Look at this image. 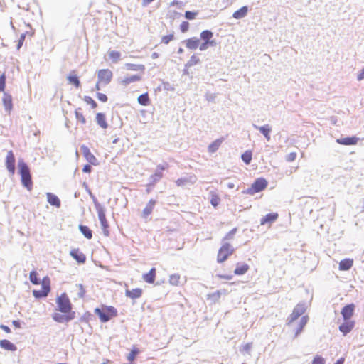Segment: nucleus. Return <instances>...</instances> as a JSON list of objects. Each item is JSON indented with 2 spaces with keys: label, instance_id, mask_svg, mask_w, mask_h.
<instances>
[{
  "label": "nucleus",
  "instance_id": "9",
  "mask_svg": "<svg viewBox=\"0 0 364 364\" xmlns=\"http://www.w3.org/2000/svg\"><path fill=\"white\" fill-rule=\"evenodd\" d=\"M98 80L99 82H103L104 84H108L112 77V73L109 69H102L98 71Z\"/></svg>",
  "mask_w": 364,
  "mask_h": 364
},
{
  "label": "nucleus",
  "instance_id": "47",
  "mask_svg": "<svg viewBox=\"0 0 364 364\" xmlns=\"http://www.w3.org/2000/svg\"><path fill=\"white\" fill-rule=\"evenodd\" d=\"M138 353H139L138 349H136V348L132 349L127 357V360L131 362L133 361L135 359V357Z\"/></svg>",
  "mask_w": 364,
  "mask_h": 364
},
{
  "label": "nucleus",
  "instance_id": "36",
  "mask_svg": "<svg viewBox=\"0 0 364 364\" xmlns=\"http://www.w3.org/2000/svg\"><path fill=\"white\" fill-rule=\"evenodd\" d=\"M75 290L77 291V296L78 298H83L85 294V289L83 287L82 284H77L75 285Z\"/></svg>",
  "mask_w": 364,
  "mask_h": 364
},
{
  "label": "nucleus",
  "instance_id": "62",
  "mask_svg": "<svg viewBox=\"0 0 364 364\" xmlns=\"http://www.w3.org/2000/svg\"><path fill=\"white\" fill-rule=\"evenodd\" d=\"M0 328L4 330L6 333H10L11 332V330H10L9 327H8L7 326H5V325L1 324L0 326Z\"/></svg>",
  "mask_w": 364,
  "mask_h": 364
},
{
  "label": "nucleus",
  "instance_id": "23",
  "mask_svg": "<svg viewBox=\"0 0 364 364\" xmlns=\"http://www.w3.org/2000/svg\"><path fill=\"white\" fill-rule=\"evenodd\" d=\"M140 80H141L140 76H139L137 75H132V76L125 77L121 79L120 83L122 85L126 86L132 82L139 81Z\"/></svg>",
  "mask_w": 364,
  "mask_h": 364
},
{
  "label": "nucleus",
  "instance_id": "52",
  "mask_svg": "<svg viewBox=\"0 0 364 364\" xmlns=\"http://www.w3.org/2000/svg\"><path fill=\"white\" fill-rule=\"evenodd\" d=\"M208 45H210V46H214L215 45V43L214 41H211V42H205L203 43L200 47H199V49L201 50V51H203V50H205L207 48H208Z\"/></svg>",
  "mask_w": 364,
  "mask_h": 364
},
{
  "label": "nucleus",
  "instance_id": "33",
  "mask_svg": "<svg viewBox=\"0 0 364 364\" xmlns=\"http://www.w3.org/2000/svg\"><path fill=\"white\" fill-rule=\"evenodd\" d=\"M166 168V165L159 166L155 173L151 176L154 182L159 181L162 177V171Z\"/></svg>",
  "mask_w": 364,
  "mask_h": 364
},
{
  "label": "nucleus",
  "instance_id": "41",
  "mask_svg": "<svg viewBox=\"0 0 364 364\" xmlns=\"http://www.w3.org/2000/svg\"><path fill=\"white\" fill-rule=\"evenodd\" d=\"M29 279L31 283L33 284H40V280L37 277V272L36 271H32L30 272Z\"/></svg>",
  "mask_w": 364,
  "mask_h": 364
},
{
  "label": "nucleus",
  "instance_id": "8",
  "mask_svg": "<svg viewBox=\"0 0 364 364\" xmlns=\"http://www.w3.org/2000/svg\"><path fill=\"white\" fill-rule=\"evenodd\" d=\"M306 309V304L304 303L298 304L294 309L291 314L287 318V324L291 325L294 321H296L300 316H301Z\"/></svg>",
  "mask_w": 364,
  "mask_h": 364
},
{
  "label": "nucleus",
  "instance_id": "63",
  "mask_svg": "<svg viewBox=\"0 0 364 364\" xmlns=\"http://www.w3.org/2000/svg\"><path fill=\"white\" fill-rule=\"evenodd\" d=\"M296 158V153L291 152L289 154L287 159H295Z\"/></svg>",
  "mask_w": 364,
  "mask_h": 364
},
{
  "label": "nucleus",
  "instance_id": "59",
  "mask_svg": "<svg viewBox=\"0 0 364 364\" xmlns=\"http://www.w3.org/2000/svg\"><path fill=\"white\" fill-rule=\"evenodd\" d=\"M97 99L101 102H105L107 100V97L103 93H97Z\"/></svg>",
  "mask_w": 364,
  "mask_h": 364
},
{
  "label": "nucleus",
  "instance_id": "46",
  "mask_svg": "<svg viewBox=\"0 0 364 364\" xmlns=\"http://www.w3.org/2000/svg\"><path fill=\"white\" fill-rule=\"evenodd\" d=\"M180 276L178 274H172L169 277V282L172 285H178L179 283Z\"/></svg>",
  "mask_w": 364,
  "mask_h": 364
},
{
  "label": "nucleus",
  "instance_id": "39",
  "mask_svg": "<svg viewBox=\"0 0 364 364\" xmlns=\"http://www.w3.org/2000/svg\"><path fill=\"white\" fill-rule=\"evenodd\" d=\"M80 149L82 151L85 159H95L94 156L90 152L87 147L82 146Z\"/></svg>",
  "mask_w": 364,
  "mask_h": 364
},
{
  "label": "nucleus",
  "instance_id": "27",
  "mask_svg": "<svg viewBox=\"0 0 364 364\" xmlns=\"http://www.w3.org/2000/svg\"><path fill=\"white\" fill-rule=\"evenodd\" d=\"M155 275L156 269L155 268H151L148 273L143 275V279L147 283L152 284L155 280Z\"/></svg>",
  "mask_w": 364,
  "mask_h": 364
},
{
  "label": "nucleus",
  "instance_id": "53",
  "mask_svg": "<svg viewBox=\"0 0 364 364\" xmlns=\"http://www.w3.org/2000/svg\"><path fill=\"white\" fill-rule=\"evenodd\" d=\"M6 77L4 74L0 75V92L4 91L5 88Z\"/></svg>",
  "mask_w": 364,
  "mask_h": 364
},
{
  "label": "nucleus",
  "instance_id": "45",
  "mask_svg": "<svg viewBox=\"0 0 364 364\" xmlns=\"http://www.w3.org/2000/svg\"><path fill=\"white\" fill-rule=\"evenodd\" d=\"M6 161V168L8 171L11 173L14 174L15 171V161Z\"/></svg>",
  "mask_w": 364,
  "mask_h": 364
},
{
  "label": "nucleus",
  "instance_id": "50",
  "mask_svg": "<svg viewBox=\"0 0 364 364\" xmlns=\"http://www.w3.org/2000/svg\"><path fill=\"white\" fill-rule=\"evenodd\" d=\"M85 101L87 104L90 105L92 108H95L97 106L96 102L93 100V99L89 96H86L85 97Z\"/></svg>",
  "mask_w": 364,
  "mask_h": 364
},
{
  "label": "nucleus",
  "instance_id": "2",
  "mask_svg": "<svg viewBox=\"0 0 364 364\" xmlns=\"http://www.w3.org/2000/svg\"><path fill=\"white\" fill-rule=\"evenodd\" d=\"M95 314L99 316L102 322L106 323L109 321L112 317L117 316V311L113 306H107L105 309H101L100 308L95 309Z\"/></svg>",
  "mask_w": 364,
  "mask_h": 364
},
{
  "label": "nucleus",
  "instance_id": "16",
  "mask_svg": "<svg viewBox=\"0 0 364 364\" xmlns=\"http://www.w3.org/2000/svg\"><path fill=\"white\" fill-rule=\"evenodd\" d=\"M70 256L78 263H84L86 260L85 255L79 249H73L70 252Z\"/></svg>",
  "mask_w": 364,
  "mask_h": 364
},
{
  "label": "nucleus",
  "instance_id": "48",
  "mask_svg": "<svg viewBox=\"0 0 364 364\" xmlns=\"http://www.w3.org/2000/svg\"><path fill=\"white\" fill-rule=\"evenodd\" d=\"M80 109H78L75 111L76 119L78 122H80L82 124H85V122H86L85 118L84 117L82 114L79 112Z\"/></svg>",
  "mask_w": 364,
  "mask_h": 364
},
{
  "label": "nucleus",
  "instance_id": "51",
  "mask_svg": "<svg viewBox=\"0 0 364 364\" xmlns=\"http://www.w3.org/2000/svg\"><path fill=\"white\" fill-rule=\"evenodd\" d=\"M173 39V34L164 36L161 39V43H163L164 44H168Z\"/></svg>",
  "mask_w": 364,
  "mask_h": 364
},
{
  "label": "nucleus",
  "instance_id": "6",
  "mask_svg": "<svg viewBox=\"0 0 364 364\" xmlns=\"http://www.w3.org/2000/svg\"><path fill=\"white\" fill-rule=\"evenodd\" d=\"M267 185V181L264 178H257L250 187L247 188L244 193L250 195H254L266 188Z\"/></svg>",
  "mask_w": 364,
  "mask_h": 364
},
{
  "label": "nucleus",
  "instance_id": "11",
  "mask_svg": "<svg viewBox=\"0 0 364 364\" xmlns=\"http://www.w3.org/2000/svg\"><path fill=\"white\" fill-rule=\"evenodd\" d=\"M196 181V177L195 176H189L183 178H178L176 181L178 186H186L188 185H193Z\"/></svg>",
  "mask_w": 364,
  "mask_h": 364
},
{
  "label": "nucleus",
  "instance_id": "64",
  "mask_svg": "<svg viewBox=\"0 0 364 364\" xmlns=\"http://www.w3.org/2000/svg\"><path fill=\"white\" fill-rule=\"evenodd\" d=\"M344 361H345V358H341L334 364H343Z\"/></svg>",
  "mask_w": 364,
  "mask_h": 364
},
{
  "label": "nucleus",
  "instance_id": "12",
  "mask_svg": "<svg viewBox=\"0 0 364 364\" xmlns=\"http://www.w3.org/2000/svg\"><path fill=\"white\" fill-rule=\"evenodd\" d=\"M253 127L259 130L264 135L267 141H270V133L272 132V127L270 125L265 124L264 126L259 127L256 124H253Z\"/></svg>",
  "mask_w": 364,
  "mask_h": 364
},
{
  "label": "nucleus",
  "instance_id": "61",
  "mask_svg": "<svg viewBox=\"0 0 364 364\" xmlns=\"http://www.w3.org/2000/svg\"><path fill=\"white\" fill-rule=\"evenodd\" d=\"M82 171L85 173H90L91 171V166L89 164H86L84 166Z\"/></svg>",
  "mask_w": 364,
  "mask_h": 364
},
{
  "label": "nucleus",
  "instance_id": "7",
  "mask_svg": "<svg viewBox=\"0 0 364 364\" xmlns=\"http://www.w3.org/2000/svg\"><path fill=\"white\" fill-rule=\"evenodd\" d=\"M50 279L48 277H46L43 279L41 283V290H33V295L34 297L37 299L46 297L48 296L50 292Z\"/></svg>",
  "mask_w": 364,
  "mask_h": 364
},
{
  "label": "nucleus",
  "instance_id": "34",
  "mask_svg": "<svg viewBox=\"0 0 364 364\" xmlns=\"http://www.w3.org/2000/svg\"><path fill=\"white\" fill-rule=\"evenodd\" d=\"M125 68L129 70H141L144 71L145 69V67L144 65H136V64H132V63H127L125 64Z\"/></svg>",
  "mask_w": 364,
  "mask_h": 364
},
{
  "label": "nucleus",
  "instance_id": "18",
  "mask_svg": "<svg viewBox=\"0 0 364 364\" xmlns=\"http://www.w3.org/2000/svg\"><path fill=\"white\" fill-rule=\"evenodd\" d=\"M0 347L10 351H16L17 349L16 346L13 343L6 339L0 341Z\"/></svg>",
  "mask_w": 364,
  "mask_h": 364
},
{
  "label": "nucleus",
  "instance_id": "17",
  "mask_svg": "<svg viewBox=\"0 0 364 364\" xmlns=\"http://www.w3.org/2000/svg\"><path fill=\"white\" fill-rule=\"evenodd\" d=\"M358 139L355 136L341 137L336 139V142L343 145H353L357 144Z\"/></svg>",
  "mask_w": 364,
  "mask_h": 364
},
{
  "label": "nucleus",
  "instance_id": "15",
  "mask_svg": "<svg viewBox=\"0 0 364 364\" xmlns=\"http://www.w3.org/2000/svg\"><path fill=\"white\" fill-rule=\"evenodd\" d=\"M74 312L72 315L65 316L59 313H54L52 316L53 319L58 323L68 322L74 318Z\"/></svg>",
  "mask_w": 364,
  "mask_h": 364
},
{
  "label": "nucleus",
  "instance_id": "22",
  "mask_svg": "<svg viewBox=\"0 0 364 364\" xmlns=\"http://www.w3.org/2000/svg\"><path fill=\"white\" fill-rule=\"evenodd\" d=\"M223 141H224L223 137H221V138H219V139H217L216 140H215L213 142H212L208 146V151L210 153L215 152L219 149V147L220 146V145L222 144Z\"/></svg>",
  "mask_w": 364,
  "mask_h": 364
},
{
  "label": "nucleus",
  "instance_id": "44",
  "mask_svg": "<svg viewBox=\"0 0 364 364\" xmlns=\"http://www.w3.org/2000/svg\"><path fill=\"white\" fill-rule=\"evenodd\" d=\"M252 347V343H247L242 346L240 351L245 352L247 354L250 355Z\"/></svg>",
  "mask_w": 364,
  "mask_h": 364
},
{
  "label": "nucleus",
  "instance_id": "14",
  "mask_svg": "<svg viewBox=\"0 0 364 364\" xmlns=\"http://www.w3.org/2000/svg\"><path fill=\"white\" fill-rule=\"evenodd\" d=\"M2 102L4 106L6 112L9 113L13 107L11 95L6 92H4L2 97Z\"/></svg>",
  "mask_w": 364,
  "mask_h": 364
},
{
  "label": "nucleus",
  "instance_id": "13",
  "mask_svg": "<svg viewBox=\"0 0 364 364\" xmlns=\"http://www.w3.org/2000/svg\"><path fill=\"white\" fill-rule=\"evenodd\" d=\"M355 322L350 320L344 321L343 323L339 326V330L345 336L353 328Z\"/></svg>",
  "mask_w": 364,
  "mask_h": 364
},
{
  "label": "nucleus",
  "instance_id": "30",
  "mask_svg": "<svg viewBox=\"0 0 364 364\" xmlns=\"http://www.w3.org/2000/svg\"><path fill=\"white\" fill-rule=\"evenodd\" d=\"M249 266L247 264H237L234 273L237 275H242L247 272Z\"/></svg>",
  "mask_w": 364,
  "mask_h": 364
},
{
  "label": "nucleus",
  "instance_id": "35",
  "mask_svg": "<svg viewBox=\"0 0 364 364\" xmlns=\"http://www.w3.org/2000/svg\"><path fill=\"white\" fill-rule=\"evenodd\" d=\"M213 36V32L208 30L203 31L200 33V38L203 39L205 42H211L210 40Z\"/></svg>",
  "mask_w": 364,
  "mask_h": 364
},
{
  "label": "nucleus",
  "instance_id": "60",
  "mask_svg": "<svg viewBox=\"0 0 364 364\" xmlns=\"http://www.w3.org/2000/svg\"><path fill=\"white\" fill-rule=\"evenodd\" d=\"M357 79H358V81H360V80L364 79V68L358 74Z\"/></svg>",
  "mask_w": 364,
  "mask_h": 364
},
{
  "label": "nucleus",
  "instance_id": "4",
  "mask_svg": "<svg viewBox=\"0 0 364 364\" xmlns=\"http://www.w3.org/2000/svg\"><path fill=\"white\" fill-rule=\"evenodd\" d=\"M58 310L62 313H70L72 309V304L65 293H63L56 299Z\"/></svg>",
  "mask_w": 364,
  "mask_h": 364
},
{
  "label": "nucleus",
  "instance_id": "56",
  "mask_svg": "<svg viewBox=\"0 0 364 364\" xmlns=\"http://www.w3.org/2000/svg\"><path fill=\"white\" fill-rule=\"evenodd\" d=\"M220 198L216 196H213L210 203L214 206L216 207L219 204Z\"/></svg>",
  "mask_w": 364,
  "mask_h": 364
},
{
  "label": "nucleus",
  "instance_id": "57",
  "mask_svg": "<svg viewBox=\"0 0 364 364\" xmlns=\"http://www.w3.org/2000/svg\"><path fill=\"white\" fill-rule=\"evenodd\" d=\"M25 37H26V33H22L21 35L20 39L18 40V43L17 44V49L18 50H19L21 48V46L23 45V41L25 40Z\"/></svg>",
  "mask_w": 364,
  "mask_h": 364
},
{
  "label": "nucleus",
  "instance_id": "43",
  "mask_svg": "<svg viewBox=\"0 0 364 364\" xmlns=\"http://www.w3.org/2000/svg\"><path fill=\"white\" fill-rule=\"evenodd\" d=\"M67 78L70 83L73 84L77 87H80V82L77 76L69 75Z\"/></svg>",
  "mask_w": 364,
  "mask_h": 364
},
{
  "label": "nucleus",
  "instance_id": "19",
  "mask_svg": "<svg viewBox=\"0 0 364 364\" xmlns=\"http://www.w3.org/2000/svg\"><path fill=\"white\" fill-rule=\"evenodd\" d=\"M353 264V259H344L339 262V269L341 271L349 270Z\"/></svg>",
  "mask_w": 364,
  "mask_h": 364
},
{
  "label": "nucleus",
  "instance_id": "55",
  "mask_svg": "<svg viewBox=\"0 0 364 364\" xmlns=\"http://www.w3.org/2000/svg\"><path fill=\"white\" fill-rule=\"evenodd\" d=\"M181 32L183 33H185L188 31V27H189V23L187 21H183L182 22V23L181 24Z\"/></svg>",
  "mask_w": 364,
  "mask_h": 364
},
{
  "label": "nucleus",
  "instance_id": "58",
  "mask_svg": "<svg viewBox=\"0 0 364 364\" xmlns=\"http://www.w3.org/2000/svg\"><path fill=\"white\" fill-rule=\"evenodd\" d=\"M242 159H252V152L250 151H245L241 156Z\"/></svg>",
  "mask_w": 364,
  "mask_h": 364
},
{
  "label": "nucleus",
  "instance_id": "24",
  "mask_svg": "<svg viewBox=\"0 0 364 364\" xmlns=\"http://www.w3.org/2000/svg\"><path fill=\"white\" fill-rule=\"evenodd\" d=\"M278 218L277 213H268L261 219L260 224L271 223L275 221Z\"/></svg>",
  "mask_w": 364,
  "mask_h": 364
},
{
  "label": "nucleus",
  "instance_id": "31",
  "mask_svg": "<svg viewBox=\"0 0 364 364\" xmlns=\"http://www.w3.org/2000/svg\"><path fill=\"white\" fill-rule=\"evenodd\" d=\"M96 121L99 126L103 129L107 127V123L106 122L105 116L102 113H97L96 115Z\"/></svg>",
  "mask_w": 364,
  "mask_h": 364
},
{
  "label": "nucleus",
  "instance_id": "10",
  "mask_svg": "<svg viewBox=\"0 0 364 364\" xmlns=\"http://www.w3.org/2000/svg\"><path fill=\"white\" fill-rule=\"evenodd\" d=\"M355 305L353 304L345 306L341 310V314L344 321L349 320L353 314Z\"/></svg>",
  "mask_w": 364,
  "mask_h": 364
},
{
  "label": "nucleus",
  "instance_id": "54",
  "mask_svg": "<svg viewBox=\"0 0 364 364\" xmlns=\"http://www.w3.org/2000/svg\"><path fill=\"white\" fill-rule=\"evenodd\" d=\"M196 15H197V13L188 11H186V13H185V17L188 20L194 19L196 18Z\"/></svg>",
  "mask_w": 364,
  "mask_h": 364
},
{
  "label": "nucleus",
  "instance_id": "1",
  "mask_svg": "<svg viewBox=\"0 0 364 364\" xmlns=\"http://www.w3.org/2000/svg\"><path fill=\"white\" fill-rule=\"evenodd\" d=\"M18 173L21 175V180L23 186L28 191H31L32 189L33 183L30 169L23 161H20L18 163Z\"/></svg>",
  "mask_w": 364,
  "mask_h": 364
},
{
  "label": "nucleus",
  "instance_id": "40",
  "mask_svg": "<svg viewBox=\"0 0 364 364\" xmlns=\"http://www.w3.org/2000/svg\"><path fill=\"white\" fill-rule=\"evenodd\" d=\"M237 232V228H235L232 230H231L223 239L222 243L226 242V240H230L234 238V236Z\"/></svg>",
  "mask_w": 364,
  "mask_h": 364
},
{
  "label": "nucleus",
  "instance_id": "26",
  "mask_svg": "<svg viewBox=\"0 0 364 364\" xmlns=\"http://www.w3.org/2000/svg\"><path fill=\"white\" fill-rule=\"evenodd\" d=\"M248 11V8L246 6H242L239 10L235 11L232 14V17L235 19H241L244 18Z\"/></svg>",
  "mask_w": 364,
  "mask_h": 364
},
{
  "label": "nucleus",
  "instance_id": "49",
  "mask_svg": "<svg viewBox=\"0 0 364 364\" xmlns=\"http://www.w3.org/2000/svg\"><path fill=\"white\" fill-rule=\"evenodd\" d=\"M311 364H325V360L320 355H316Z\"/></svg>",
  "mask_w": 364,
  "mask_h": 364
},
{
  "label": "nucleus",
  "instance_id": "37",
  "mask_svg": "<svg viewBox=\"0 0 364 364\" xmlns=\"http://www.w3.org/2000/svg\"><path fill=\"white\" fill-rule=\"evenodd\" d=\"M149 98L147 93L142 94L138 97V102L144 106H146L149 104Z\"/></svg>",
  "mask_w": 364,
  "mask_h": 364
},
{
  "label": "nucleus",
  "instance_id": "25",
  "mask_svg": "<svg viewBox=\"0 0 364 364\" xmlns=\"http://www.w3.org/2000/svg\"><path fill=\"white\" fill-rule=\"evenodd\" d=\"M309 320V317L307 316H304L299 321V323L295 331L294 337L298 336V335L302 331L304 327L306 326Z\"/></svg>",
  "mask_w": 364,
  "mask_h": 364
},
{
  "label": "nucleus",
  "instance_id": "20",
  "mask_svg": "<svg viewBox=\"0 0 364 364\" xmlns=\"http://www.w3.org/2000/svg\"><path fill=\"white\" fill-rule=\"evenodd\" d=\"M46 196L48 202L51 205L55 206L57 208H59L60 206V201L57 196L51 193H47Z\"/></svg>",
  "mask_w": 364,
  "mask_h": 364
},
{
  "label": "nucleus",
  "instance_id": "29",
  "mask_svg": "<svg viewBox=\"0 0 364 364\" xmlns=\"http://www.w3.org/2000/svg\"><path fill=\"white\" fill-rule=\"evenodd\" d=\"M200 40L196 37L189 38L186 41V47L191 50L196 49L199 46Z\"/></svg>",
  "mask_w": 364,
  "mask_h": 364
},
{
  "label": "nucleus",
  "instance_id": "3",
  "mask_svg": "<svg viewBox=\"0 0 364 364\" xmlns=\"http://www.w3.org/2000/svg\"><path fill=\"white\" fill-rule=\"evenodd\" d=\"M90 194L91 197L93 198L94 203H95V208H96V210H97V215H98V218H99V220L100 222L102 228L103 230V232H104L105 235L107 236L109 235V231L107 230L108 223H107V221L106 220L105 208L102 205H100V203H98L97 202L96 199L92 195L91 193H90Z\"/></svg>",
  "mask_w": 364,
  "mask_h": 364
},
{
  "label": "nucleus",
  "instance_id": "5",
  "mask_svg": "<svg viewBox=\"0 0 364 364\" xmlns=\"http://www.w3.org/2000/svg\"><path fill=\"white\" fill-rule=\"evenodd\" d=\"M234 250L235 249L230 243L223 242L218 253V262L222 263L225 262L233 253Z\"/></svg>",
  "mask_w": 364,
  "mask_h": 364
},
{
  "label": "nucleus",
  "instance_id": "42",
  "mask_svg": "<svg viewBox=\"0 0 364 364\" xmlns=\"http://www.w3.org/2000/svg\"><path fill=\"white\" fill-rule=\"evenodd\" d=\"M109 55L113 62L117 63L120 59L121 54L118 51L112 50L109 53Z\"/></svg>",
  "mask_w": 364,
  "mask_h": 364
},
{
  "label": "nucleus",
  "instance_id": "38",
  "mask_svg": "<svg viewBox=\"0 0 364 364\" xmlns=\"http://www.w3.org/2000/svg\"><path fill=\"white\" fill-rule=\"evenodd\" d=\"M200 62V59L196 55H193L191 57L189 60L186 63L185 65L186 68H190L192 67L196 64H198Z\"/></svg>",
  "mask_w": 364,
  "mask_h": 364
},
{
  "label": "nucleus",
  "instance_id": "21",
  "mask_svg": "<svg viewBox=\"0 0 364 364\" xmlns=\"http://www.w3.org/2000/svg\"><path fill=\"white\" fill-rule=\"evenodd\" d=\"M142 290L139 288L134 289L132 290L127 289L125 294L127 297L135 299H138L141 296Z\"/></svg>",
  "mask_w": 364,
  "mask_h": 364
},
{
  "label": "nucleus",
  "instance_id": "32",
  "mask_svg": "<svg viewBox=\"0 0 364 364\" xmlns=\"http://www.w3.org/2000/svg\"><path fill=\"white\" fill-rule=\"evenodd\" d=\"M79 229L81 232V233L87 238V239H91L92 237V233L91 230L85 225H80L79 226Z\"/></svg>",
  "mask_w": 364,
  "mask_h": 364
},
{
  "label": "nucleus",
  "instance_id": "28",
  "mask_svg": "<svg viewBox=\"0 0 364 364\" xmlns=\"http://www.w3.org/2000/svg\"><path fill=\"white\" fill-rule=\"evenodd\" d=\"M155 204H156V201L154 200L151 199L149 201L146 206L144 208V209L143 210V217L144 218L148 217L151 213Z\"/></svg>",
  "mask_w": 364,
  "mask_h": 364
}]
</instances>
